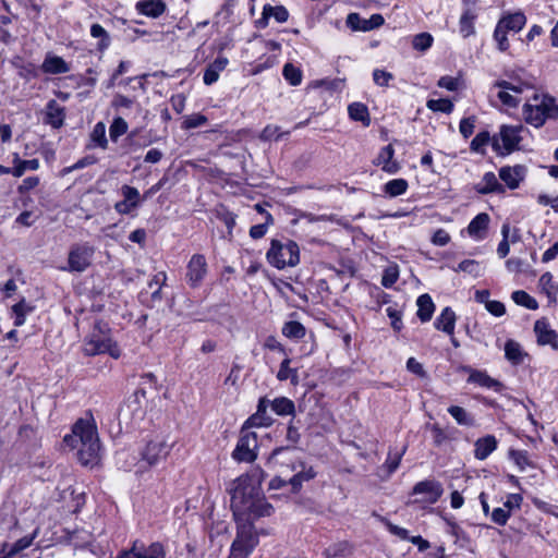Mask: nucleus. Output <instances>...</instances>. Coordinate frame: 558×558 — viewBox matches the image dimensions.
Masks as SVG:
<instances>
[{
    "label": "nucleus",
    "mask_w": 558,
    "mask_h": 558,
    "mask_svg": "<svg viewBox=\"0 0 558 558\" xmlns=\"http://www.w3.org/2000/svg\"><path fill=\"white\" fill-rule=\"evenodd\" d=\"M263 471L259 475L246 474L236 478L231 489V509L238 524L252 523L253 520L269 517L274 507L262 492Z\"/></svg>",
    "instance_id": "f257e3e1"
},
{
    "label": "nucleus",
    "mask_w": 558,
    "mask_h": 558,
    "mask_svg": "<svg viewBox=\"0 0 558 558\" xmlns=\"http://www.w3.org/2000/svg\"><path fill=\"white\" fill-rule=\"evenodd\" d=\"M63 441L72 448H77V458L83 465H94L98 462L100 442L94 423L78 420L73 426L72 434L64 436Z\"/></svg>",
    "instance_id": "f03ea898"
},
{
    "label": "nucleus",
    "mask_w": 558,
    "mask_h": 558,
    "mask_svg": "<svg viewBox=\"0 0 558 558\" xmlns=\"http://www.w3.org/2000/svg\"><path fill=\"white\" fill-rule=\"evenodd\" d=\"M526 123L541 128L548 119H558V105L554 97L543 94L534 96L523 106Z\"/></svg>",
    "instance_id": "7ed1b4c3"
},
{
    "label": "nucleus",
    "mask_w": 558,
    "mask_h": 558,
    "mask_svg": "<svg viewBox=\"0 0 558 558\" xmlns=\"http://www.w3.org/2000/svg\"><path fill=\"white\" fill-rule=\"evenodd\" d=\"M267 262L277 269L294 267L300 262L299 245L291 240L282 242L271 240L270 247L266 253Z\"/></svg>",
    "instance_id": "20e7f679"
},
{
    "label": "nucleus",
    "mask_w": 558,
    "mask_h": 558,
    "mask_svg": "<svg viewBox=\"0 0 558 558\" xmlns=\"http://www.w3.org/2000/svg\"><path fill=\"white\" fill-rule=\"evenodd\" d=\"M257 543L258 537L252 523L238 524L236 537L231 545L229 558H248Z\"/></svg>",
    "instance_id": "39448f33"
},
{
    "label": "nucleus",
    "mask_w": 558,
    "mask_h": 558,
    "mask_svg": "<svg viewBox=\"0 0 558 558\" xmlns=\"http://www.w3.org/2000/svg\"><path fill=\"white\" fill-rule=\"evenodd\" d=\"M174 445L175 440L169 435H156L146 444L142 458L149 465H156L169 456Z\"/></svg>",
    "instance_id": "423d86ee"
},
{
    "label": "nucleus",
    "mask_w": 558,
    "mask_h": 558,
    "mask_svg": "<svg viewBox=\"0 0 558 558\" xmlns=\"http://www.w3.org/2000/svg\"><path fill=\"white\" fill-rule=\"evenodd\" d=\"M257 434L246 428H241L238 444L232 452V458L238 462L252 463L257 458Z\"/></svg>",
    "instance_id": "0eeeda50"
},
{
    "label": "nucleus",
    "mask_w": 558,
    "mask_h": 558,
    "mask_svg": "<svg viewBox=\"0 0 558 558\" xmlns=\"http://www.w3.org/2000/svg\"><path fill=\"white\" fill-rule=\"evenodd\" d=\"M95 253L94 246L88 243H80L71 246L68 256V266L62 270L70 272H83L90 265Z\"/></svg>",
    "instance_id": "6e6552de"
},
{
    "label": "nucleus",
    "mask_w": 558,
    "mask_h": 558,
    "mask_svg": "<svg viewBox=\"0 0 558 558\" xmlns=\"http://www.w3.org/2000/svg\"><path fill=\"white\" fill-rule=\"evenodd\" d=\"M522 124L518 125H501L499 133L492 138L493 148L499 151L500 148L509 154L519 147L522 140L521 133L524 131Z\"/></svg>",
    "instance_id": "1a4fd4ad"
},
{
    "label": "nucleus",
    "mask_w": 558,
    "mask_h": 558,
    "mask_svg": "<svg viewBox=\"0 0 558 558\" xmlns=\"http://www.w3.org/2000/svg\"><path fill=\"white\" fill-rule=\"evenodd\" d=\"M146 392L143 389L136 390L121 407L119 412L120 421L138 422L145 415Z\"/></svg>",
    "instance_id": "9d476101"
},
{
    "label": "nucleus",
    "mask_w": 558,
    "mask_h": 558,
    "mask_svg": "<svg viewBox=\"0 0 558 558\" xmlns=\"http://www.w3.org/2000/svg\"><path fill=\"white\" fill-rule=\"evenodd\" d=\"M442 486L435 480H425L416 483L412 489V495L417 496L413 502L421 505H433L438 501L442 495Z\"/></svg>",
    "instance_id": "9b49d317"
},
{
    "label": "nucleus",
    "mask_w": 558,
    "mask_h": 558,
    "mask_svg": "<svg viewBox=\"0 0 558 558\" xmlns=\"http://www.w3.org/2000/svg\"><path fill=\"white\" fill-rule=\"evenodd\" d=\"M533 330L538 345H547L553 350L558 351V332L550 327V324L546 318L537 319L534 323Z\"/></svg>",
    "instance_id": "f8f14e48"
},
{
    "label": "nucleus",
    "mask_w": 558,
    "mask_h": 558,
    "mask_svg": "<svg viewBox=\"0 0 558 558\" xmlns=\"http://www.w3.org/2000/svg\"><path fill=\"white\" fill-rule=\"evenodd\" d=\"M463 371L469 374V384H475L480 387L492 389L495 392H501L505 389V385L501 381L490 377L485 371H478L471 366L463 367Z\"/></svg>",
    "instance_id": "ddd939ff"
},
{
    "label": "nucleus",
    "mask_w": 558,
    "mask_h": 558,
    "mask_svg": "<svg viewBox=\"0 0 558 558\" xmlns=\"http://www.w3.org/2000/svg\"><path fill=\"white\" fill-rule=\"evenodd\" d=\"M186 279L191 287H197L207 274L206 258L202 254H194L187 264Z\"/></svg>",
    "instance_id": "4468645a"
},
{
    "label": "nucleus",
    "mask_w": 558,
    "mask_h": 558,
    "mask_svg": "<svg viewBox=\"0 0 558 558\" xmlns=\"http://www.w3.org/2000/svg\"><path fill=\"white\" fill-rule=\"evenodd\" d=\"M373 165L388 174H396L400 171L401 165L395 159V149L392 144L384 146L377 157L373 160Z\"/></svg>",
    "instance_id": "2eb2a0df"
},
{
    "label": "nucleus",
    "mask_w": 558,
    "mask_h": 558,
    "mask_svg": "<svg viewBox=\"0 0 558 558\" xmlns=\"http://www.w3.org/2000/svg\"><path fill=\"white\" fill-rule=\"evenodd\" d=\"M112 347L110 338L93 331L84 342V352L87 355L106 353Z\"/></svg>",
    "instance_id": "dca6fc26"
},
{
    "label": "nucleus",
    "mask_w": 558,
    "mask_h": 558,
    "mask_svg": "<svg viewBox=\"0 0 558 558\" xmlns=\"http://www.w3.org/2000/svg\"><path fill=\"white\" fill-rule=\"evenodd\" d=\"M525 175L526 168L522 165L506 166L499 170V178L511 190L519 187Z\"/></svg>",
    "instance_id": "f3484780"
},
{
    "label": "nucleus",
    "mask_w": 558,
    "mask_h": 558,
    "mask_svg": "<svg viewBox=\"0 0 558 558\" xmlns=\"http://www.w3.org/2000/svg\"><path fill=\"white\" fill-rule=\"evenodd\" d=\"M291 469L295 472V474L289 480L293 492L300 490L303 482H307L316 475L312 466L306 468L301 461L293 463Z\"/></svg>",
    "instance_id": "a211bd4d"
},
{
    "label": "nucleus",
    "mask_w": 558,
    "mask_h": 558,
    "mask_svg": "<svg viewBox=\"0 0 558 558\" xmlns=\"http://www.w3.org/2000/svg\"><path fill=\"white\" fill-rule=\"evenodd\" d=\"M118 558H165V551L159 543H154L144 551H137L135 545L130 549L121 553Z\"/></svg>",
    "instance_id": "6ab92c4d"
},
{
    "label": "nucleus",
    "mask_w": 558,
    "mask_h": 558,
    "mask_svg": "<svg viewBox=\"0 0 558 558\" xmlns=\"http://www.w3.org/2000/svg\"><path fill=\"white\" fill-rule=\"evenodd\" d=\"M474 456L478 460H485L497 448V439L494 435L478 438L474 444Z\"/></svg>",
    "instance_id": "aec40b11"
},
{
    "label": "nucleus",
    "mask_w": 558,
    "mask_h": 558,
    "mask_svg": "<svg viewBox=\"0 0 558 558\" xmlns=\"http://www.w3.org/2000/svg\"><path fill=\"white\" fill-rule=\"evenodd\" d=\"M489 220V216L486 213H481L475 216L468 226L470 236L477 240L484 239Z\"/></svg>",
    "instance_id": "412c9836"
},
{
    "label": "nucleus",
    "mask_w": 558,
    "mask_h": 558,
    "mask_svg": "<svg viewBox=\"0 0 558 558\" xmlns=\"http://www.w3.org/2000/svg\"><path fill=\"white\" fill-rule=\"evenodd\" d=\"M41 70L48 74H63L70 71V65L61 57L47 54Z\"/></svg>",
    "instance_id": "4be33fe9"
},
{
    "label": "nucleus",
    "mask_w": 558,
    "mask_h": 558,
    "mask_svg": "<svg viewBox=\"0 0 558 558\" xmlns=\"http://www.w3.org/2000/svg\"><path fill=\"white\" fill-rule=\"evenodd\" d=\"M64 117V109L60 107L56 100H50L46 108L45 122L50 124L52 128L58 129L62 126Z\"/></svg>",
    "instance_id": "5701e85b"
},
{
    "label": "nucleus",
    "mask_w": 558,
    "mask_h": 558,
    "mask_svg": "<svg viewBox=\"0 0 558 558\" xmlns=\"http://www.w3.org/2000/svg\"><path fill=\"white\" fill-rule=\"evenodd\" d=\"M228 65V59L226 57H218L214 62L208 64L204 72V83L211 85L219 78L220 72H222Z\"/></svg>",
    "instance_id": "b1692460"
},
{
    "label": "nucleus",
    "mask_w": 558,
    "mask_h": 558,
    "mask_svg": "<svg viewBox=\"0 0 558 558\" xmlns=\"http://www.w3.org/2000/svg\"><path fill=\"white\" fill-rule=\"evenodd\" d=\"M436 329L452 335L456 325V315L450 307H445L434 323Z\"/></svg>",
    "instance_id": "393cba45"
},
{
    "label": "nucleus",
    "mask_w": 558,
    "mask_h": 558,
    "mask_svg": "<svg viewBox=\"0 0 558 558\" xmlns=\"http://www.w3.org/2000/svg\"><path fill=\"white\" fill-rule=\"evenodd\" d=\"M136 9L146 16L158 17L165 12L166 4L161 0H143L137 2Z\"/></svg>",
    "instance_id": "a878e982"
},
{
    "label": "nucleus",
    "mask_w": 558,
    "mask_h": 558,
    "mask_svg": "<svg viewBox=\"0 0 558 558\" xmlns=\"http://www.w3.org/2000/svg\"><path fill=\"white\" fill-rule=\"evenodd\" d=\"M505 356L511 364L519 365L527 356V353L523 351L519 342L509 339L505 344Z\"/></svg>",
    "instance_id": "bb28decb"
},
{
    "label": "nucleus",
    "mask_w": 558,
    "mask_h": 558,
    "mask_svg": "<svg viewBox=\"0 0 558 558\" xmlns=\"http://www.w3.org/2000/svg\"><path fill=\"white\" fill-rule=\"evenodd\" d=\"M526 23V17L521 12H515L513 14H509L507 16H504L497 25L501 26L507 32H519L523 28V26Z\"/></svg>",
    "instance_id": "cd10ccee"
},
{
    "label": "nucleus",
    "mask_w": 558,
    "mask_h": 558,
    "mask_svg": "<svg viewBox=\"0 0 558 558\" xmlns=\"http://www.w3.org/2000/svg\"><path fill=\"white\" fill-rule=\"evenodd\" d=\"M417 305V317L423 322L430 320L434 311L435 305L429 294L425 293L417 298L416 301Z\"/></svg>",
    "instance_id": "c85d7f7f"
},
{
    "label": "nucleus",
    "mask_w": 558,
    "mask_h": 558,
    "mask_svg": "<svg viewBox=\"0 0 558 558\" xmlns=\"http://www.w3.org/2000/svg\"><path fill=\"white\" fill-rule=\"evenodd\" d=\"M481 194H489L494 192H504V186L498 182L494 172H486L482 179V183L476 187Z\"/></svg>",
    "instance_id": "c756f323"
},
{
    "label": "nucleus",
    "mask_w": 558,
    "mask_h": 558,
    "mask_svg": "<svg viewBox=\"0 0 558 558\" xmlns=\"http://www.w3.org/2000/svg\"><path fill=\"white\" fill-rule=\"evenodd\" d=\"M272 411L280 416L293 415L295 412L294 402L286 397H279L270 403Z\"/></svg>",
    "instance_id": "7c9ffc66"
},
{
    "label": "nucleus",
    "mask_w": 558,
    "mask_h": 558,
    "mask_svg": "<svg viewBox=\"0 0 558 558\" xmlns=\"http://www.w3.org/2000/svg\"><path fill=\"white\" fill-rule=\"evenodd\" d=\"M349 117L354 121H360L364 125H369L371 119L367 107L362 102H353L348 107Z\"/></svg>",
    "instance_id": "2f4dec72"
},
{
    "label": "nucleus",
    "mask_w": 558,
    "mask_h": 558,
    "mask_svg": "<svg viewBox=\"0 0 558 558\" xmlns=\"http://www.w3.org/2000/svg\"><path fill=\"white\" fill-rule=\"evenodd\" d=\"M13 156L15 167L12 169V174L16 178L22 177L26 170H37L39 168L38 159L21 160L19 154Z\"/></svg>",
    "instance_id": "473e14b6"
},
{
    "label": "nucleus",
    "mask_w": 558,
    "mask_h": 558,
    "mask_svg": "<svg viewBox=\"0 0 558 558\" xmlns=\"http://www.w3.org/2000/svg\"><path fill=\"white\" fill-rule=\"evenodd\" d=\"M409 183L404 179H393L384 184L383 191L390 197H397L407 192Z\"/></svg>",
    "instance_id": "72a5a7b5"
},
{
    "label": "nucleus",
    "mask_w": 558,
    "mask_h": 558,
    "mask_svg": "<svg viewBox=\"0 0 558 558\" xmlns=\"http://www.w3.org/2000/svg\"><path fill=\"white\" fill-rule=\"evenodd\" d=\"M448 412L459 425L473 426L475 424L474 417L462 407L451 405L448 408Z\"/></svg>",
    "instance_id": "f704fd0d"
},
{
    "label": "nucleus",
    "mask_w": 558,
    "mask_h": 558,
    "mask_svg": "<svg viewBox=\"0 0 558 558\" xmlns=\"http://www.w3.org/2000/svg\"><path fill=\"white\" fill-rule=\"evenodd\" d=\"M290 363H291V360L288 357L281 362L278 374H277V378L280 381L290 379L293 385H296L299 383L298 369L291 368Z\"/></svg>",
    "instance_id": "c9c22d12"
},
{
    "label": "nucleus",
    "mask_w": 558,
    "mask_h": 558,
    "mask_svg": "<svg viewBox=\"0 0 558 558\" xmlns=\"http://www.w3.org/2000/svg\"><path fill=\"white\" fill-rule=\"evenodd\" d=\"M476 19V14L468 9L463 12V14L460 17V32L463 35V37H469L472 34H474V21Z\"/></svg>",
    "instance_id": "e433bc0d"
},
{
    "label": "nucleus",
    "mask_w": 558,
    "mask_h": 558,
    "mask_svg": "<svg viewBox=\"0 0 558 558\" xmlns=\"http://www.w3.org/2000/svg\"><path fill=\"white\" fill-rule=\"evenodd\" d=\"M282 333L290 339H301L305 336V328L301 323L291 320L283 325Z\"/></svg>",
    "instance_id": "4c0bfd02"
},
{
    "label": "nucleus",
    "mask_w": 558,
    "mask_h": 558,
    "mask_svg": "<svg viewBox=\"0 0 558 558\" xmlns=\"http://www.w3.org/2000/svg\"><path fill=\"white\" fill-rule=\"evenodd\" d=\"M270 16H272L278 23H284L289 17V12L282 5H265L263 10V19H268Z\"/></svg>",
    "instance_id": "58836bf2"
},
{
    "label": "nucleus",
    "mask_w": 558,
    "mask_h": 558,
    "mask_svg": "<svg viewBox=\"0 0 558 558\" xmlns=\"http://www.w3.org/2000/svg\"><path fill=\"white\" fill-rule=\"evenodd\" d=\"M512 300L515 304L524 306L529 310H536L538 307L537 301L523 290H517L512 293Z\"/></svg>",
    "instance_id": "ea45409f"
},
{
    "label": "nucleus",
    "mask_w": 558,
    "mask_h": 558,
    "mask_svg": "<svg viewBox=\"0 0 558 558\" xmlns=\"http://www.w3.org/2000/svg\"><path fill=\"white\" fill-rule=\"evenodd\" d=\"M510 459L518 465L520 471H524L527 466L534 468L533 462L529 459L527 451L525 450H510Z\"/></svg>",
    "instance_id": "a19ab883"
},
{
    "label": "nucleus",
    "mask_w": 558,
    "mask_h": 558,
    "mask_svg": "<svg viewBox=\"0 0 558 558\" xmlns=\"http://www.w3.org/2000/svg\"><path fill=\"white\" fill-rule=\"evenodd\" d=\"M90 35L94 38H100V41L98 43L99 50L102 51L109 47V45H110L109 34L100 24L95 23L90 26Z\"/></svg>",
    "instance_id": "79ce46f5"
},
{
    "label": "nucleus",
    "mask_w": 558,
    "mask_h": 558,
    "mask_svg": "<svg viewBox=\"0 0 558 558\" xmlns=\"http://www.w3.org/2000/svg\"><path fill=\"white\" fill-rule=\"evenodd\" d=\"M282 74L284 78L292 85L298 86L302 82V72L299 68L294 66L291 63H287L283 66Z\"/></svg>",
    "instance_id": "37998d69"
},
{
    "label": "nucleus",
    "mask_w": 558,
    "mask_h": 558,
    "mask_svg": "<svg viewBox=\"0 0 558 558\" xmlns=\"http://www.w3.org/2000/svg\"><path fill=\"white\" fill-rule=\"evenodd\" d=\"M90 138L95 145L101 147L102 149L107 148L108 141L106 138V128L102 122H98L94 126Z\"/></svg>",
    "instance_id": "c03bdc74"
},
{
    "label": "nucleus",
    "mask_w": 558,
    "mask_h": 558,
    "mask_svg": "<svg viewBox=\"0 0 558 558\" xmlns=\"http://www.w3.org/2000/svg\"><path fill=\"white\" fill-rule=\"evenodd\" d=\"M399 278V267L397 264H391L388 267L385 268L383 277H381V284L385 288H391Z\"/></svg>",
    "instance_id": "a18cd8bd"
},
{
    "label": "nucleus",
    "mask_w": 558,
    "mask_h": 558,
    "mask_svg": "<svg viewBox=\"0 0 558 558\" xmlns=\"http://www.w3.org/2000/svg\"><path fill=\"white\" fill-rule=\"evenodd\" d=\"M128 131V123L126 121L121 118V117H118L113 120V122L111 123L110 128H109V135H110V138L116 142L120 136H122L123 134H125Z\"/></svg>",
    "instance_id": "49530a36"
},
{
    "label": "nucleus",
    "mask_w": 558,
    "mask_h": 558,
    "mask_svg": "<svg viewBox=\"0 0 558 558\" xmlns=\"http://www.w3.org/2000/svg\"><path fill=\"white\" fill-rule=\"evenodd\" d=\"M489 141H490V135L487 131L480 132L472 140L470 148L472 151L484 154L485 147L487 146Z\"/></svg>",
    "instance_id": "de8ad7c7"
},
{
    "label": "nucleus",
    "mask_w": 558,
    "mask_h": 558,
    "mask_svg": "<svg viewBox=\"0 0 558 558\" xmlns=\"http://www.w3.org/2000/svg\"><path fill=\"white\" fill-rule=\"evenodd\" d=\"M121 194L123 196V199L128 202L131 206H134L135 208L138 207L141 203V195L136 187L130 186V185H122L121 187Z\"/></svg>",
    "instance_id": "09e8293b"
},
{
    "label": "nucleus",
    "mask_w": 558,
    "mask_h": 558,
    "mask_svg": "<svg viewBox=\"0 0 558 558\" xmlns=\"http://www.w3.org/2000/svg\"><path fill=\"white\" fill-rule=\"evenodd\" d=\"M426 106L432 111H440L444 113H450L453 110V104L446 98L429 99Z\"/></svg>",
    "instance_id": "8fccbe9b"
},
{
    "label": "nucleus",
    "mask_w": 558,
    "mask_h": 558,
    "mask_svg": "<svg viewBox=\"0 0 558 558\" xmlns=\"http://www.w3.org/2000/svg\"><path fill=\"white\" fill-rule=\"evenodd\" d=\"M433 36L429 33H420L413 37L412 46L417 51H426L433 44Z\"/></svg>",
    "instance_id": "3c124183"
},
{
    "label": "nucleus",
    "mask_w": 558,
    "mask_h": 558,
    "mask_svg": "<svg viewBox=\"0 0 558 558\" xmlns=\"http://www.w3.org/2000/svg\"><path fill=\"white\" fill-rule=\"evenodd\" d=\"M454 271H463L474 277H478L481 276L482 268L478 262L474 259H464L458 265L457 268H454Z\"/></svg>",
    "instance_id": "603ef678"
},
{
    "label": "nucleus",
    "mask_w": 558,
    "mask_h": 558,
    "mask_svg": "<svg viewBox=\"0 0 558 558\" xmlns=\"http://www.w3.org/2000/svg\"><path fill=\"white\" fill-rule=\"evenodd\" d=\"M272 223H274V218H272L271 214L266 213V221L264 223H259V225H255V226L251 227V229H250L251 238H253L255 240L263 238L267 232L268 226H270Z\"/></svg>",
    "instance_id": "864d4df0"
},
{
    "label": "nucleus",
    "mask_w": 558,
    "mask_h": 558,
    "mask_svg": "<svg viewBox=\"0 0 558 558\" xmlns=\"http://www.w3.org/2000/svg\"><path fill=\"white\" fill-rule=\"evenodd\" d=\"M509 233H510L509 225H504L501 228L502 240L500 241V243L498 244V247H497V254L499 255L500 258H505L509 254V251H510Z\"/></svg>",
    "instance_id": "5fc2aeb1"
},
{
    "label": "nucleus",
    "mask_w": 558,
    "mask_h": 558,
    "mask_svg": "<svg viewBox=\"0 0 558 558\" xmlns=\"http://www.w3.org/2000/svg\"><path fill=\"white\" fill-rule=\"evenodd\" d=\"M345 22L352 31L367 32L366 20L362 19L359 13H350Z\"/></svg>",
    "instance_id": "6e6d98bb"
},
{
    "label": "nucleus",
    "mask_w": 558,
    "mask_h": 558,
    "mask_svg": "<svg viewBox=\"0 0 558 558\" xmlns=\"http://www.w3.org/2000/svg\"><path fill=\"white\" fill-rule=\"evenodd\" d=\"M272 421L270 417H262L259 414H253L251 415L245 423L243 424L242 428H246L251 430L252 427H262V426H269L271 425Z\"/></svg>",
    "instance_id": "4d7b16f0"
},
{
    "label": "nucleus",
    "mask_w": 558,
    "mask_h": 558,
    "mask_svg": "<svg viewBox=\"0 0 558 558\" xmlns=\"http://www.w3.org/2000/svg\"><path fill=\"white\" fill-rule=\"evenodd\" d=\"M206 123H207V118L204 114L195 113V114L185 117V119L182 123V129L190 130V129L202 126Z\"/></svg>",
    "instance_id": "13d9d810"
},
{
    "label": "nucleus",
    "mask_w": 558,
    "mask_h": 558,
    "mask_svg": "<svg viewBox=\"0 0 558 558\" xmlns=\"http://www.w3.org/2000/svg\"><path fill=\"white\" fill-rule=\"evenodd\" d=\"M494 87H498L500 89H506V90L512 92L514 94H521L524 92V89L530 88L531 86L527 83L514 84V83H511L508 81H497L494 84Z\"/></svg>",
    "instance_id": "bf43d9fd"
},
{
    "label": "nucleus",
    "mask_w": 558,
    "mask_h": 558,
    "mask_svg": "<svg viewBox=\"0 0 558 558\" xmlns=\"http://www.w3.org/2000/svg\"><path fill=\"white\" fill-rule=\"evenodd\" d=\"M35 538V535H32V536H24L20 539H17L13 545L12 547L9 549L7 556L10 557V556H14L16 555L17 553L28 548L32 544H33V541Z\"/></svg>",
    "instance_id": "052dcab7"
},
{
    "label": "nucleus",
    "mask_w": 558,
    "mask_h": 558,
    "mask_svg": "<svg viewBox=\"0 0 558 558\" xmlns=\"http://www.w3.org/2000/svg\"><path fill=\"white\" fill-rule=\"evenodd\" d=\"M96 161H97V159L94 156H86V157L77 160L74 165H72L70 167H65L62 170L61 174L62 175L69 174V173H71L74 170H78V169H83V168H85L87 166H92Z\"/></svg>",
    "instance_id": "680f3d73"
},
{
    "label": "nucleus",
    "mask_w": 558,
    "mask_h": 558,
    "mask_svg": "<svg viewBox=\"0 0 558 558\" xmlns=\"http://www.w3.org/2000/svg\"><path fill=\"white\" fill-rule=\"evenodd\" d=\"M373 80L376 85L384 87L389 85L390 81L393 80V75L390 72L376 69L373 72Z\"/></svg>",
    "instance_id": "e2e57ef3"
},
{
    "label": "nucleus",
    "mask_w": 558,
    "mask_h": 558,
    "mask_svg": "<svg viewBox=\"0 0 558 558\" xmlns=\"http://www.w3.org/2000/svg\"><path fill=\"white\" fill-rule=\"evenodd\" d=\"M475 121V117L464 118L460 121L459 131L464 138H468L473 134Z\"/></svg>",
    "instance_id": "0e129e2a"
},
{
    "label": "nucleus",
    "mask_w": 558,
    "mask_h": 558,
    "mask_svg": "<svg viewBox=\"0 0 558 558\" xmlns=\"http://www.w3.org/2000/svg\"><path fill=\"white\" fill-rule=\"evenodd\" d=\"M539 286L545 290L547 295L556 294L558 291V288L553 281V276L550 272H545L541 276Z\"/></svg>",
    "instance_id": "69168bd1"
},
{
    "label": "nucleus",
    "mask_w": 558,
    "mask_h": 558,
    "mask_svg": "<svg viewBox=\"0 0 558 558\" xmlns=\"http://www.w3.org/2000/svg\"><path fill=\"white\" fill-rule=\"evenodd\" d=\"M497 97L505 106L510 108H515L520 104V99L506 89H500L497 94Z\"/></svg>",
    "instance_id": "338daca9"
},
{
    "label": "nucleus",
    "mask_w": 558,
    "mask_h": 558,
    "mask_svg": "<svg viewBox=\"0 0 558 558\" xmlns=\"http://www.w3.org/2000/svg\"><path fill=\"white\" fill-rule=\"evenodd\" d=\"M282 136L278 125L269 124L262 131L260 138L263 141H278Z\"/></svg>",
    "instance_id": "774afa93"
}]
</instances>
